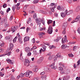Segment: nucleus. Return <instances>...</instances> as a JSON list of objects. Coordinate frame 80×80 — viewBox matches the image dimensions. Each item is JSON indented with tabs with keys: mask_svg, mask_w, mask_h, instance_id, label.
Listing matches in <instances>:
<instances>
[{
	"mask_svg": "<svg viewBox=\"0 0 80 80\" xmlns=\"http://www.w3.org/2000/svg\"><path fill=\"white\" fill-rule=\"evenodd\" d=\"M20 3H18L16 5V6L17 7H18L20 6Z\"/></svg>",
	"mask_w": 80,
	"mask_h": 80,
	"instance_id": "obj_58",
	"label": "nucleus"
},
{
	"mask_svg": "<svg viewBox=\"0 0 80 80\" xmlns=\"http://www.w3.org/2000/svg\"><path fill=\"white\" fill-rule=\"evenodd\" d=\"M33 70L34 71V72H37L38 71V68H35V69H33Z\"/></svg>",
	"mask_w": 80,
	"mask_h": 80,
	"instance_id": "obj_50",
	"label": "nucleus"
},
{
	"mask_svg": "<svg viewBox=\"0 0 80 80\" xmlns=\"http://www.w3.org/2000/svg\"><path fill=\"white\" fill-rule=\"evenodd\" d=\"M46 78H47V76H43L42 77V79Z\"/></svg>",
	"mask_w": 80,
	"mask_h": 80,
	"instance_id": "obj_54",
	"label": "nucleus"
},
{
	"mask_svg": "<svg viewBox=\"0 0 80 80\" xmlns=\"http://www.w3.org/2000/svg\"><path fill=\"white\" fill-rule=\"evenodd\" d=\"M55 6H54L51 9V10L52 11V12H54V10L55 9Z\"/></svg>",
	"mask_w": 80,
	"mask_h": 80,
	"instance_id": "obj_33",
	"label": "nucleus"
},
{
	"mask_svg": "<svg viewBox=\"0 0 80 80\" xmlns=\"http://www.w3.org/2000/svg\"><path fill=\"white\" fill-rule=\"evenodd\" d=\"M17 36L16 37L14 38L13 39V43H15L16 41H17Z\"/></svg>",
	"mask_w": 80,
	"mask_h": 80,
	"instance_id": "obj_26",
	"label": "nucleus"
},
{
	"mask_svg": "<svg viewBox=\"0 0 80 80\" xmlns=\"http://www.w3.org/2000/svg\"><path fill=\"white\" fill-rule=\"evenodd\" d=\"M10 80H15V78L13 76H12Z\"/></svg>",
	"mask_w": 80,
	"mask_h": 80,
	"instance_id": "obj_34",
	"label": "nucleus"
},
{
	"mask_svg": "<svg viewBox=\"0 0 80 80\" xmlns=\"http://www.w3.org/2000/svg\"><path fill=\"white\" fill-rule=\"evenodd\" d=\"M57 8L58 10H60V11H63V10H64V8H61L60 6H58Z\"/></svg>",
	"mask_w": 80,
	"mask_h": 80,
	"instance_id": "obj_14",
	"label": "nucleus"
},
{
	"mask_svg": "<svg viewBox=\"0 0 80 80\" xmlns=\"http://www.w3.org/2000/svg\"><path fill=\"white\" fill-rule=\"evenodd\" d=\"M80 59H79L78 61L77 62V65H80Z\"/></svg>",
	"mask_w": 80,
	"mask_h": 80,
	"instance_id": "obj_56",
	"label": "nucleus"
},
{
	"mask_svg": "<svg viewBox=\"0 0 80 80\" xmlns=\"http://www.w3.org/2000/svg\"><path fill=\"white\" fill-rule=\"evenodd\" d=\"M33 17L34 18H36V17H37V15H36V13H34V15L33 16Z\"/></svg>",
	"mask_w": 80,
	"mask_h": 80,
	"instance_id": "obj_61",
	"label": "nucleus"
},
{
	"mask_svg": "<svg viewBox=\"0 0 80 80\" xmlns=\"http://www.w3.org/2000/svg\"><path fill=\"white\" fill-rule=\"evenodd\" d=\"M66 28L64 29L63 31L62 32V34H63L64 35H65L66 33Z\"/></svg>",
	"mask_w": 80,
	"mask_h": 80,
	"instance_id": "obj_31",
	"label": "nucleus"
},
{
	"mask_svg": "<svg viewBox=\"0 0 80 80\" xmlns=\"http://www.w3.org/2000/svg\"><path fill=\"white\" fill-rule=\"evenodd\" d=\"M25 73H24V74H23V73H21L20 74V78H23L25 76Z\"/></svg>",
	"mask_w": 80,
	"mask_h": 80,
	"instance_id": "obj_21",
	"label": "nucleus"
},
{
	"mask_svg": "<svg viewBox=\"0 0 80 80\" xmlns=\"http://www.w3.org/2000/svg\"><path fill=\"white\" fill-rule=\"evenodd\" d=\"M76 80H80V77H77L76 78Z\"/></svg>",
	"mask_w": 80,
	"mask_h": 80,
	"instance_id": "obj_63",
	"label": "nucleus"
},
{
	"mask_svg": "<svg viewBox=\"0 0 80 80\" xmlns=\"http://www.w3.org/2000/svg\"><path fill=\"white\" fill-rule=\"evenodd\" d=\"M14 62L13 61H12V60H11V61H10V62L9 63L10 64H13V63Z\"/></svg>",
	"mask_w": 80,
	"mask_h": 80,
	"instance_id": "obj_48",
	"label": "nucleus"
},
{
	"mask_svg": "<svg viewBox=\"0 0 80 80\" xmlns=\"http://www.w3.org/2000/svg\"><path fill=\"white\" fill-rule=\"evenodd\" d=\"M29 39H30V38L28 37H26L24 38V42H26L27 41H28L29 40Z\"/></svg>",
	"mask_w": 80,
	"mask_h": 80,
	"instance_id": "obj_16",
	"label": "nucleus"
},
{
	"mask_svg": "<svg viewBox=\"0 0 80 80\" xmlns=\"http://www.w3.org/2000/svg\"><path fill=\"white\" fill-rule=\"evenodd\" d=\"M79 21V23H80V16H78L76 17V18L72 21L71 22V23H73L74 22H77Z\"/></svg>",
	"mask_w": 80,
	"mask_h": 80,
	"instance_id": "obj_1",
	"label": "nucleus"
},
{
	"mask_svg": "<svg viewBox=\"0 0 80 80\" xmlns=\"http://www.w3.org/2000/svg\"><path fill=\"white\" fill-rule=\"evenodd\" d=\"M44 70H45L46 71H47V72H48V71H50V69H49L47 67H45L44 68Z\"/></svg>",
	"mask_w": 80,
	"mask_h": 80,
	"instance_id": "obj_30",
	"label": "nucleus"
},
{
	"mask_svg": "<svg viewBox=\"0 0 80 80\" xmlns=\"http://www.w3.org/2000/svg\"><path fill=\"white\" fill-rule=\"evenodd\" d=\"M2 7L3 8H6L7 7V5L6 4L4 3Z\"/></svg>",
	"mask_w": 80,
	"mask_h": 80,
	"instance_id": "obj_32",
	"label": "nucleus"
},
{
	"mask_svg": "<svg viewBox=\"0 0 80 80\" xmlns=\"http://www.w3.org/2000/svg\"><path fill=\"white\" fill-rule=\"evenodd\" d=\"M18 42L20 43H22V38H21V36H19L18 37Z\"/></svg>",
	"mask_w": 80,
	"mask_h": 80,
	"instance_id": "obj_11",
	"label": "nucleus"
},
{
	"mask_svg": "<svg viewBox=\"0 0 80 80\" xmlns=\"http://www.w3.org/2000/svg\"><path fill=\"white\" fill-rule=\"evenodd\" d=\"M42 23L43 24V25H45V20L43 19H42L41 20Z\"/></svg>",
	"mask_w": 80,
	"mask_h": 80,
	"instance_id": "obj_41",
	"label": "nucleus"
},
{
	"mask_svg": "<svg viewBox=\"0 0 80 80\" xmlns=\"http://www.w3.org/2000/svg\"><path fill=\"white\" fill-rule=\"evenodd\" d=\"M9 45L10 46L9 49V51H12V50H13V48L14 46L13 45V43H10Z\"/></svg>",
	"mask_w": 80,
	"mask_h": 80,
	"instance_id": "obj_8",
	"label": "nucleus"
},
{
	"mask_svg": "<svg viewBox=\"0 0 80 80\" xmlns=\"http://www.w3.org/2000/svg\"><path fill=\"white\" fill-rule=\"evenodd\" d=\"M52 58H53L52 56H49L48 58V60H51Z\"/></svg>",
	"mask_w": 80,
	"mask_h": 80,
	"instance_id": "obj_57",
	"label": "nucleus"
},
{
	"mask_svg": "<svg viewBox=\"0 0 80 80\" xmlns=\"http://www.w3.org/2000/svg\"><path fill=\"white\" fill-rule=\"evenodd\" d=\"M25 50L27 53H28L30 51V48L28 47H26L25 48Z\"/></svg>",
	"mask_w": 80,
	"mask_h": 80,
	"instance_id": "obj_10",
	"label": "nucleus"
},
{
	"mask_svg": "<svg viewBox=\"0 0 80 80\" xmlns=\"http://www.w3.org/2000/svg\"><path fill=\"white\" fill-rule=\"evenodd\" d=\"M39 2V0H34L33 1V3H37Z\"/></svg>",
	"mask_w": 80,
	"mask_h": 80,
	"instance_id": "obj_28",
	"label": "nucleus"
},
{
	"mask_svg": "<svg viewBox=\"0 0 80 80\" xmlns=\"http://www.w3.org/2000/svg\"><path fill=\"white\" fill-rule=\"evenodd\" d=\"M57 58H58L56 56H55L54 58V62H55V61H56V60H57Z\"/></svg>",
	"mask_w": 80,
	"mask_h": 80,
	"instance_id": "obj_49",
	"label": "nucleus"
},
{
	"mask_svg": "<svg viewBox=\"0 0 80 80\" xmlns=\"http://www.w3.org/2000/svg\"><path fill=\"white\" fill-rule=\"evenodd\" d=\"M53 28L51 26H49L48 28V33L49 34H52V32H53Z\"/></svg>",
	"mask_w": 80,
	"mask_h": 80,
	"instance_id": "obj_2",
	"label": "nucleus"
},
{
	"mask_svg": "<svg viewBox=\"0 0 80 80\" xmlns=\"http://www.w3.org/2000/svg\"><path fill=\"white\" fill-rule=\"evenodd\" d=\"M27 54L28 56H30L31 55H32V53H31V52H30V51Z\"/></svg>",
	"mask_w": 80,
	"mask_h": 80,
	"instance_id": "obj_44",
	"label": "nucleus"
},
{
	"mask_svg": "<svg viewBox=\"0 0 80 80\" xmlns=\"http://www.w3.org/2000/svg\"><path fill=\"white\" fill-rule=\"evenodd\" d=\"M11 60H10V59L9 58H7L6 59V61H7L8 63H9Z\"/></svg>",
	"mask_w": 80,
	"mask_h": 80,
	"instance_id": "obj_40",
	"label": "nucleus"
},
{
	"mask_svg": "<svg viewBox=\"0 0 80 80\" xmlns=\"http://www.w3.org/2000/svg\"><path fill=\"white\" fill-rule=\"evenodd\" d=\"M66 39V38H62V44H64L66 42V41H67Z\"/></svg>",
	"mask_w": 80,
	"mask_h": 80,
	"instance_id": "obj_13",
	"label": "nucleus"
},
{
	"mask_svg": "<svg viewBox=\"0 0 80 80\" xmlns=\"http://www.w3.org/2000/svg\"><path fill=\"white\" fill-rule=\"evenodd\" d=\"M9 11H10V8H8L6 10L7 13H8V12Z\"/></svg>",
	"mask_w": 80,
	"mask_h": 80,
	"instance_id": "obj_45",
	"label": "nucleus"
},
{
	"mask_svg": "<svg viewBox=\"0 0 80 80\" xmlns=\"http://www.w3.org/2000/svg\"><path fill=\"white\" fill-rule=\"evenodd\" d=\"M40 12L42 13H43V14H47V12L45 11H44L43 10H40Z\"/></svg>",
	"mask_w": 80,
	"mask_h": 80,
	"instance_id": "obj_23",
	"label": "nucleus"
},
{
	"mask_svg": "<svg viewBox=\"0 0 80 80\" xmlns=\"http://www.w3.org/2000/svg\"><path fill=\"white\" fill-rule=\"evenodd\" d=\"M69 56L70 57H73V55L72 54H68Z\"/></svg>",
	"mask_w": 80,
	"mask_h": 80,
	"instance_id": "obj_47",
	"label": "nucleus"
},
{
	"mask_svg": "<svg viewBox=\"0 0 80 80\" xmlns=\"http://www.w3.org/2000/svg\"><path fill=\"white\" fill-rule=\"evenodd\" d=\"M50 5L51 7H53V6H54V5H55V3H52Z\"/></svg>",
	"mask_w": 80,
	"mask_h": 80,
	"instance_id": "obj_60",
	"label": "nucleus"
},
{
	"mask_svg": "<svg viewBox=\"0 0 80 80\" xmlns=\"http://www.w3.org/2000/svg\"><path fill=\"white\" fill-rule=\"evenodd\" d=\"M28 21L27 22L28 24H29V23H30L31 22H32V19H31V18H28V21Z\"/></svg>",
	"mask_w": 80,
	"mask_h": 80,
	"instance_id": "obj_24",
	"label": "nucleus"
},
{
	"mask_svg": "<svg viewBox=\"0 0 80 80\" xmlns=\"http://www.w3.org/2000/svg\"><path fill=\"white\" fill-rule=\"evenodd\" d=\"M41 45L42 46V48H43L44 50H43V52H45V51L46 48H47L46 46L45 45H44V44H42Z\"/></svg>",
	"mask_w": 80,
	"mask_h": 80,
	"instance_id": "obj_19",
	"label": "nucleus"
},
{
	"mask_svg": "<svg viewBox=\"0 0 80 80\" xmlns=\"http://www.w3.org/2000/svg\"><path fill=\"white\" fill-rule=\"evenodd\" d=\"M60 73L61 74H65V72H64L63 71V70H62L61 71Z\"/></svg>",
	"mask_w": 80,
	"mask_h": 80,
	"instance_id": "obj_59",
	"label": "nucleus"
},
{
	"mask_svg": "<svg viewBox=\"0 0 80 80\" xmlns=\"http://www.w3.org/2000/svg\"><path fill=\"white\" fill-rule=\"evenodd\" d=\"M40 30L41 31H42V30H45V28H40Z\"/></svg>",
	"mask_w": 80,
	"mask_h": 80,
	"instance_id": "obj_46",
	"label": "nucleus"
},
{
	"mask_svg": "<svg viewBox=\"0 0 80 80\" xmlns=\"http://www.w3.org/2000/svg\"><path fill=\"white\" fill-rule=\"evenodd\" d=\"M80 7L78 6V7L75 10V12H78L80 11Z\"/></svg>",
	"mask_w": 80,
	"mask_h": 80,
	"instance_id": "obj_18",
	"label": "nucleus"
},
{
	"mask_svg": "<svg viewBox=\"0 0 80 80\" xmlns=\"http://www.w3.org/2000/svg\"><path fill=\"white\" fill-rule=\"evenodd\" d=\"M39 80V78L38 77L34 78L33 79V80Z\"/></svg>",
	"mask_w": 80,
	"mask_h": 80,
	"instance_id": "obj_55",
	"label": "nucleus"
},
{
	"mask_svg": "<svg viewBox=\"0 0 80 80\" xmlns=\"http://www.w3.org/2000/svg\"><path fill=\"white\" fill-rule=\"evenodd\" d=\"M67 25H68L67 22H65L63 23L62 27L63 29L66 28L67 27Z\"/></svg>",
	"mask_w": 80,
	"mask_h": 80,
	"instance_id": "obj_5",
	"label": "nucleus"
},
{
	"mask_svg": "<svg viewBox=\"0 0 80 80\" xmlns=\"http://www.w3.org/2000/svg\"><path fill=\"white\" fill-rule=\"evenodd\" d=\"M4 75V74H2V72H0V76H1V77H3Z\"/></svg>",
	"mask_w": 80,
	"mask_h": 80,
	"instance_id": "obj_62",
	"label": "nucleus"
},
{
	"mask_svg": "<svg viewBox=\"0 0 80 80\" xmlns=\"http://www.w3.org/2000/svg\"><path fill=\"white\" fill-rule=\"evenodd\" d=\"M68 80V78H67V77L63 78V80Z\"/></svg>",
	"mask_w": 80,
	"mask_h": 80,
	"instance_id": "obj_64",
	"label": "nucleus"
},
{
	"mask_svg": "<svg viewBox=\"0 0 80 80\" xmlns=\"http://www.w3.org/2000/svg\"><path fill=\"white\" fill-rule=\"evenodd\" d=\"M67 1L69 3H72V0H67Z\"/></svg>",
	"mask_w": 80,
	"mask_h": 80,
	"instance_id": "obj_36",
	"label": "nucleus"
},
{
	"mask_svg": "<svg viewBox=\"0 0 80 80\" xmlns=\"http://www.w3.org/2000/svg\"><path fill=\"white\" fill-rule=\"evenodd\" d=\"M42 62V61H41V60H40V59H39L37 61V63H41Z\"/></svg>",
	"mask_w": 80,
	"mask_h": 80,
	"instance_id": "obj_53",
	"label": "nucleus"
},
{
	"mask_svg": "<svg viewBox=\"0 0 80 80\" xmlns=\"http://www.w3.org/2000/svg\"><path fill=\"white\" fill-rule=\"evenodd\" d=\"M17 26H15L13 27V28H11V30H12V33H13V32H14L15 31V30H16V29H17Z\"/></svg>",
	"mask_w": 80,
	"mask_h": 80,
	"instance_id": "obj_17",
	"label": "nucleus"
},
{
	"mask_svg": "<svg viewBox=\"0 0 80 80\" xmlns=\"http://www.w3.org/2000/svg\"><path fill=\"white\" fill-rule=\"evenodd\" d=\"M10 38L9 36H7L5 37V40H9Z\"/></svg>",
	"mask_w": 80,
	"mask_h": 80,
	"instance_id": "obj_29",
	"label": "nucleus"
},
{
	"mask_svg": "<svg viewBox=\"0 0 80 80\" xmlns=\"http://www.w3.org/2000/svg\"><path fill=\"white\" fill-rule=\"evenodd\" d=\"M30 30V28H27L26 29V32H27V33H28V31H29V30Z\"/></svg>",
	"mask_w": 80,
	"mask_h": 80,
	"instance_id": "obj_42",
	"label": "nucleus"
},
{
	"mask_svg": "<svg viewBox=\"0 0 80 80\" xmlns=\"http://www.w3.org/2000/svg\"><path fill=\"white\" fill-rule=\"evenodd\" d=\"M56 47L54 46H52L51 47L50 46V49H52V48H55Z\"/></svg>",
	"mask_w": 80,
	"mask_h": 80,
	"instance_id": "obj_43",
	"label": "nucleus"
},
{
	"mask_svg": "<svg viewBox=\"0 0 80 80\" xmlns=\"http://www.w3.org/2000/svg\"><path fill=\"white\" fill-rule=\"evenodd\" d=\"M32 42L33 43H34L35 42V38H33L32 39Z\"/></svg>",
	"mask_w": 80,
	"mask_h": 80,
	"instance_id": "obj_52",
	"label": "nucleus"
},
{
	"mask_svg": "<svg viewBox=\"0 0 80 80\" xmlns=\"http://www.w3.org/2000/svg\"><path fill=\"white\" fill-rule=\"evenodd\" d=\"M43 35H45V33H44L43 32H39V38H43Z\"/></svg>",
	"mask_w": 80,
	"mask_h": 80,
	"instance_id": "obj_15",
	"label": "nucleus"
},
{
	"mask_svg": "<svg viewBox=\"0 0 80 80\" xmlns=\"http://www.w3.org/2000/svg\"><path fill=\"white\" fill-rule=\"evenodd\" d=\"M60 55H61L60 53L58 52V53H57L56 56L58 58H59V57H60Z\"/></svg>",
	"mask_w": 80,
	"mask_h": 80,
	"instance_id": "obj_27",
	"label": "nucleus"
},
{
	"mask_svg": "<svg viewBox=\"0 0 80 80\" xmlns=\"http://www.w3.org/2000/svg\"><path fill=\"white\" fill-rule=\"evenodd\" d=\"M51 68H53V69L55 70L56 69H57V67L56 66H55V63H53L51 65Z\"/></svg>",
	"mask_w": 80,
	"mask_h": 80,
	"instance_id": "obj_7",
	"label": "nucleus"
},
{
	"mask_svg": "<svg viewBox=\"0 0 80 80\" xmlns=\"http://www.w3.org/2000/svg\"><path fill=\"white\" fill-rule=\"evenodd\" d=\"M5 27H9V25H8V23H6V24H5Z\"/></svg>",
	"mask_w": 80,
	"mask_h": 80,
	"instance_id": "obj_38",
	"label": "nucleus"
},
{
	"mask_svg": "<svg viewBox=\"0 0 80 80\" xmlns=\"http://www.w3.org/2000/svg\"><path fill=\"white\" fill-rule=\"evenodd\" d=\"M39 60H41L42 62L43 60V57H41L40 58Z\"/></svg>",
	"mask_w": 80,
	"mask_h": 80,
	"instance_id": "obj_51",
	"label": "nucleus"
},
{
	"mask_svg": "<svg viewBox=\"0 0 80 80\" xmlns=\"http://www.w3.org/2000/svg\"><path fill=\"white\" fill-rule=\"evenodd\" d=\"M53 22V21L51 20H48L47 23L48 24V25L49 24H50V23H52Z\"/></svg>",
	"mask_w": 80,
	"mask_h": 80,
	"instance_id": "obj_22",
	"label": "nucleus"
},
{
	"mask_svg": "<svg viewBox=\"0 0 80 80\" xmlns=\"http://www.w3.org/2000/svg\"><path fill=\"white\" fill-rule=\"evenodd\" d=\"M68 12V10H67V9H66L65 12V13H64V12H61V17H62V18H64V17H65L66 15H67V13Z\"/></svg>",
	"mask_w": 80,
	"mask_h": 80,
	"instance_id": "obj_3",
	"label": "nucleus"
},
{
	"mask_svg": "<svg viewBox=\"0 0 80 80\" xmlns=\"http://www.w3.org/2000/svg\"><path fill=\"white\" fill-rule=\"evenodd\" d=\"M32 71H29V72H27L26 74L25 73L26 76L27 77H29V78H30V77L31 74H32Z\"/></svg>",
	"mask_w": 80,
	"mask_h": 80,
	"instance_id": "obj_4",
	"label": "nucleus"
},
{
	"mask_svg": "<svg viewBox=\"0 0 80 80\" xmlns=\"http://www.w3.org/2000/svg\"><path fill=\"white\" fill-rule=\"evenodd\" d=\"M73 13V11L70 10L68 12L66 13L67 15H70V14H72Z\"/></svg>",
	"mask_w": 80,
	"mask_h": 80,
	"instance_id": "obj_20",
	"label": "nucleus"
},
{
	"mask_svg": "<svg viewBox=\"0 0 80 80\" xmlns=\"http://www.w3.org/2000/svg\"><path fill=\"white\" fill-rule=\"evenodd\" d=\"M11 60H10V59L9 58H7L6 59V61H7L8 63H9Z\"/></svg>",
	"mask_w": 80,
	"mask_h": 80,
	"instance_id": "obj_39",
	"label": "nucleus"
},
{
	"mask_svg": "<svg viewBox=\"0 0 80 80\" xmlns=\"http://www.w3.org/2000/svg\"><path fill=\"white\" fill-rule=\"evenodd\" d=\"M36 22L37 23L38 25H40L41 24V18L36 19Z\"/></svg>",
	"mask_w": 80,
	"mask_h": 80,
	"instance_id": "obj_6",
	"label": "nucleus"
},
{
	"mask_svg": "<svg viewBox=\"0 0 80 80\" xmlns=\"http://www.w3.org/2000/svg\"><path fill=\"white\" fill-rule=\"evenodd\" d=\"M16 8V6H13L12 7V9L13 12H15V8Z\"/></svg>",
	"mask_w": 80,
	"mask_h": 80,
	"instance_id": "obj_37",
	"label": "nucleus"
},
{
	"mask_svg": "<svg viewBox=\"0 0 80 80\" xmlns=\"http://www.w3.org/2000/svg\"><path fill=\"white\" fill-rule=\"evenodd\" d=\"M27 63H28V64L30 63V61H29V60H28L26 59L24 62V65L27 66Z\"/></svg>",
	"mask_w": 80,
	"mask_h": 80,
	"instance_id": "obj_12",
	"label": "nucleus"
},
{
	"mask_svg": "<svg viewBox=\"0 0 80 80\" xmlns=\"http://www.w3.org/2000/svg\"><path fill=\"white\" fill-rule=\"evenodd\" d=\"M10 54H11V52H9L8 53L0 55V57H5L6 55H8V56H10Z\"/></svg>",
	"mask_w": 80,
	"mask_h": 80,
	"instance_id": "obj_9",
	"label": "nucleus"
},
{
	"mask_svg": "<svg viewBox=\"0 0 80 80\" xmlns=\"http://www.w3.org/2000/svg\"><path fill=\"white\" fill-rule=\"evenodd\" d=\"M62 49H65V44H63L62 46Z\"/></svg>",
	"mask_w": 80,
	"mask_h": 80,
	"instance_id": "obj_35",
	"label": "nucleus"
},
{
	"mask_svg": "<svg viewBox=\"0 0 80 80\" xmlns=\"http://www.w3.org/2000/svg\"><path fill=\"white\" fill-rule=\"evenodd\" d=\"M22 54H21L20 55V59L21 60H22V61H24V59L23 58V57H22Z\"/></svg>",
	"mask_w": 80,
	"mask_h": 80,
	"instance_id": "obj_25",
	"label": "nucleus"
}]
</instances>
